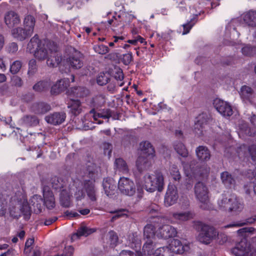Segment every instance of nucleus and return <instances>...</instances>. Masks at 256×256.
<instances>
[{"mask_svg":"<svg viewBox=\"0 0 256 256\" xmlns=\"http://www.w3.org/2000/svg\"><path fill=\"white\" fill-rule=\"evenodd\" d=\"M159 212L158 207L156 208H150L149 210V221L154 223L161 222L162 218L159 216Z\"/></svg>","mask_w":256,"mask_h":256,"instance_id":"obj_43","label":"nucleus"},{"mask_svg":"<svg viewBox=\"0 0 256 256\" xmlns=\"http://www.w3.org/2000/svg\"><path fill=\"white\" fill-rule=\"evenodd\" d=\"M174 147L180 156L184 158L188 157V152L184 144L180 142H176L174 143Z\"/></svg>","mask_w":256,"mask_h":256,"instance_id":"obj_45","label":"nucleus"},{"mask_svg":"<svg viewBox=\"0 0 256 256\" xmlns=\"http://www.w3.org/2000/svg\"><path fill=\"white\" fill-rule=\"evenodd\" d=\"M218 206L222 210L228 211L233 214H236L240 212L244 206L239 199L234 194H222V198L218 202Z\"/></svg>","mask_w":256,"mask_h":256,"instance_id":"obj_2","label":"nucleus"},{"mask_svg":"<svg viewBox=\"0 0 256 256\" xmlns=\"http://www.w3.org/2000/svg\"><path fill=\"white\" fill-rule=\"evenodd\" d=\"M114 166L116 170H118L123 174L127 173L128 171L126 162L122 158H116L114 162Z\"/></svg>","mask_w":256,"mask_h":256,"instance_id":"obj_42","label":"nucleus"},{"mask_svg":"<svg viewBox=\"0 0 256 256\" xmlns=\"http://www.w3.org/2000/svg\"><path fill=\"white\" fill-rule=\"evenodd\" d=\"M244 160L245 158H246L248 160H250V158L251 159L254 165V169H249L247 170L248 178H254V180L256 178V144H253L250 146L248 148V153L244 154Z\"/></svg>","mask_w":256,"mask_h":256,"instance_id":"obj_11","label":"nucleus"},{"mask_svg":"<svg viewBox=\"0 0 256 256\" xmlns=\"http://www.w3.org/2000/svg\"><path fill=\"white\" fill-rule=\"evenodd\" d=\"M32 34L25 28L16 27L12 30L13 37L20 41L30 38Z\"/></svg>","mask_w":256,"mask_h":256,"instance_id":"obj_19","label":"nucleus"},{"mask_svg":"<svg viewBox=\"0 0 256 256\" xmlns=\"http://www.w3.org/2000/svg\"><path fill=\"white\" fill-rule=\"evenodd\" d=\"M96 231V228H92L85 225L82 224L78 228L77 232L72 235V240H74L82 236H87L94 232Z\"/></svg>","mask_w":256,"mask_h":256,"instance_id":"obj_23","label":"nucleus"},{"mask_svg":"<svg viewBox=\"0 0 256 256\" xmlns=\"http://www.w3.org/2000/svg\"><path fill=\"white\" fill-rule=\"evenodd\" d=\"M60 199L61 204L63 206L67 208L70 206V198L66 190H62V192Z\"/></svg>","mask_w":256,"mask_h":256,"instance_id":"obj_56","label":"nucleus"},{"mask_svg":"<svg viewBox=\"0 0 256 256\" xmlns=\"http://www.w3.org/2000/svg\"><path fill=\"white\" fill-rule=\"evenodd\" d=\"M142 152L136 161V166L140 172L147 170L151 166L150 159L154 156L155 150L152 144L148 141L140 143Z\"/></svg>","mask_w":256,"mask_h":256,"instance_id":"obj_1","label":"nucleus"},{"mask_svg":"<svg viewBox=\"0 0 256 256\" xmlns=\"http://www.w3.org/2000/svg\"><path fill=\"white\" fill-rule=\"evenodd\" d=\"M102 148L104 155L108 156V158L111 156V152L112 150V144L110 142H104L102 144Z\"/></svg>","mask_w":256,"mask_h":256,"instance_id":"obj_62","label":"nucleus"},{"mask_svg":"<svg viewBox=\"0 0 256 256\" xmlns=\"http://www.w3.org/2000/svg\"><path fill=\"white\" fill-rule=\"evenodd\" d=\"M72 92L77 97L80 98L86 96L89 93L88 90L83 87L74 88Z\"/></svg>","mask_w":256,"mask_h":256,"instance_id":"obj_58","label":"nucleus"},{"mask_svg":"<svg viewBox=\"0 0 256 256\" xmlns=\"http://www.w3.org/2000/svg\"><path fill=\"white\" fill-rule=\"evenodd\" d=\"M100 168L95 164L89 162L87 164L86 175L89 178L88 181L90 180L95 182L100 174Z\"/></svg>","mask_w":256,"mask_h":256,"instance_id":"obj_20","label":"nucleus"},{"mask_svg":"<svg viewBox=\"0 0 256 256\" xmlns=\"http://www.w3.org/2000/svg\"><path fill=\"white\" fill-rule=\"evenodd\" d=\"M90 112L94 114L93 118L94 120L96 121L98 120V123L99 124H102V122L100 120H98V118H102L107 119L111 116V112L109 110H106V112H104L103 113H96L94 110L92 109L90 110Z\"/></svg>","mask_w":256,"mask_h":256,"instance_id":"obj_50","label":"nucleus"},{"mask_svg":"<svg viewBox=\"0 0 256 256\" xmlns=\"http://www.w3.org/2000/svg\"><path fill=\"white\" fill-rule=\"evenodd\" d=\"M68 86V82L66 80H61L52 86L50 92L52 94H58L64 91Z\"/></svg>","mask_w":256,"mask_h":256,"instance_id":"obj_28","label":"nucleus"},{"mask_svg":"<svg viewBox=\"0 0 256 256\" xmlns=\"http://www.w3.org/2000/svg\"><path fill=\"white\" fill-rule=\"evenodd\" d=\"M66 118L64 112H56L50 114L45 117V120L48 123L57 125L62 123Z\"/></svg>","mask_w":256,"mask_h":256,"instance_id":"obj_18","label":"nucleus"},{"mask_svg":"<svg viewBox=\"0 0 256 256\" xmlns=\"http://www.w3.org/2000/svg\"><path fill=\"white\" fill-rule=\"evenodd\" d=\"M196 153L198 159L202 162H207L210 158V152L206 146H198L196 150Z\"/></svg>","mask_w":256,"mask_h":256,"instance_id":"obj_24","label":"nucleus"},{"mask_svg":"<svg viewBox=\"0 0 256 256\" xmlns=\"http://www.w3.org/2000/svg\"><path fill=\"white\" fill-rule=\"evenodd\" d=\"M33 111L37 114H44L50 111V106L45 102H38L33 104L32 106Z\"/></svg>","mask_w":256,"mask_h":256,"instance_id":"obj_31","label":"nucleus"},{"mask_svg":"<svg viewBox=\"0 0 256 256\" xmlns=\"http://www.w3.org/2000/svg\"><path fill=\"white\" fill-rule=\"evenodd\" d=\"M209 117L206 112L200 114L195 119L194 130L198 136L203 134V129L208 124Z\"/></svg>","mask_w":256,"mask_h":256,"instance_id":"obj_14","label":"nucleus"},{"mask_svg":"<svg viewBox=\"0 0 256 256\" xmlns=\"http://www.w3.org/2000/svg\"><path fill=\"white\" fill-rule=\"evenodd\" d=\"M220 178L222 183L227 187H230L234 184L235 180L228 172H224L220 174Z\"/></svg>","mask_w":256,"mask_h":256,"instance_id":"obj_39","label":"nucleus"},{"mask_svg":"<svg viewBox=\"0 0 256 256\" xmlns=\"http://www.w3.org/2000/svg\"><path fill=\"white\" fill-rule=\"evenodd\" d=\"M35 50L34 56L40 61L47 60L52 51L55 50L58 48L56 44L54 42L48 40H44L41 44Z\"/></svg>","mask_w":256,"mask_h":256,"instance_id":"obj_5","label":"nucleus"},{"mask_svg":"<svg viewBox=\"0 0 256 256\" xmlns=\"http://www.w3.org/2000/svg\"><path fill=\"white\" fill-rule=\"evenodd\" d=\"M172 218L174 219L176 222L180 223L182 222L186 221L192 218V214L190 212H174L172 214Z\"/></svg>","mask_w":256,"mask_h":256,"instance_id":"obj_33","label":"nucleus"},{"mask_svg":"<svg viewBox=\"0 0 256 256\" xmlns=\"http://www.w3.org/2000/svg\"><path fill=\"white\" fill-rule=\"evenodd\" d=\"M198 227L200 228L198 239L201 243L209 244L216 238V230L214 227L203 224L202 222H198Z\"/></svg>","mask_w":256,"mask_h":256,"instance_id":"obj_6","label":"nucleus"},{"mask_svg":"<svg viewBox=\"0 0 256 256\" xmlns=\"http://www.w3.org/2000/svg\"><path fill=\"white\" fill-rule=\"evenodd\" d=\"M62 58L58 52V48L52 51L50 55L46 60L47 65L51 68L56 67L60 63Z\"/></svg>","mask_w":256,"mask_h":256,"instance_id":"obj_22","label":"nucleus"},{"mask_svg":"<svg viewBox=\"0 0 256 256\" xmlns=\"http://www.w3.org/2000/svg\"><path fill=\"white\" fill-rule=\"evenodd\" d=\"M113 78L117 81V84L122 86L124 85V74L122 68L114 66L113 68Z\"/></svg>","mask_w":256,"mask_h":256,"instance_id":"obj_40","label":"nucleus"},{"mask_svg":"<svg viewBox=\"0 0 256 256\" xmlns=\"http://www.w3.org/2000/svg\"><path fill=\"white\" fill-rule=\"evenodd\" d=\"M144 256H154V246L152 240H147L142 248Z\"/></svg>","mask_w":256,"mask_h":256,"instance_id":"obj_38","label":"nucleus"},{"mask_svg":"<svg viewBox=\"0 0 256 256\" xmlns=\"http://www.w3.org/2000/svg\"><path fill=\"white\" fill-rule=\"evenodd\" d=\"M68 108H70V112L75 116L78 115L82 111L81 102L78 100H71L68 104Z\"/></svg>","mask_w":256,"mask_h":256,"instance_id":"obj_34","label":"nucleus"},{"mask_svg":"<svg viewBox=\"0 0 256 256\" xmlns=\"http://www.w3.org/2000/svg\"><path fill=\"white\" fill-rule=\"evenodd\" d=\"M52 186L54 189H58L62 188V181L58 178L54 176L51 178Z\"/></svg>","mask_w":256,"mask_h":256,"instance_id":"obj_63","label":"nucleus"},{"mask_svg":"<svg viewBox=\"0 0 256 256\" xmlns=\"http://www.w3.org/2000/svg\"><path fill=\"white\" fill-rule=\"evenodd\" d=\"M159 212L158 207L156 208H150L149 210V221L154 223L161 222L162 218L159 216Z\"/></svg>","mask_w":256,"mask_h":256,"instance_id":"obj_44","label":"nucleus"},{"mask_svg":"<svg viewBox=\"0 0 256 256\" xmlns=\"http://www.w3.org/2000/svg\"><path fill=\"white\" fill-rule=\"evenodd\" d=\"M35 23V18L32 15H26L24 19L23 24L24 28L28 30L32 34L34 32Z\"/></svg>","mask_w":256,"mask_h":256,"instance_id":"obj_36","label":"nucleus"},{"mask_svg":"<svg viewBox=\"0 0 256 256\" xmlns=\"http://www.w3.org/2000/svg\"><path fill=\"white\" fill-rule=\"evenodd\" d=\"M144 187L148 192H152L156 190L162 192L164 189V178L159 170H156L152 174H146L144 177Z\"/></svg>","mask_w":256,"mask_h":256,"instance_id":"obj_3","label":"nucleus"},{"mask_svg":"<svg viewBox=\"0 0 256 256\" xmlns=\"http://www.w3.org/2000/svg\"><path fill=\"white\" fill-rule=\"evenodd\" d=\"M232 252L236 256H252L256 250L244 238L232 248Z\"/></svg>","mask_w":256,"mask_h":256,"instance_id":"obj_8","label":"nucleus"},{"mask_svg":"<svg viewBox=\"0 0 256 256\" xmlns=\"http://www.w3.org/2000/svg\"><path fill=\"white\" fill-rule=\"evenodd\" d=\"M133 58L132 52L121 54L118 52H113V60H116L118 63L122 62L124 65H128Z\"/></svg>","mask_w":256,"mask_h":256,"instance_id":"obj_25","label":"nucleus"},{"mask_svg":"<svg viewBox=\"0 0 256 256\" xmlns=\"http://www.w3.org/2000/svg\"><path fill=\"white\" fill-rule=\"evenodd\" d=\"M42 40H40L38 34H35L30 40L28 44L27 49L30 52L37 50Z\"/></svg>","mask_w":256,"mask_h":256,"instance_id":"obj_41","label":"nucleus"},{"mask_svg":"<svg viewBox=\"0 0 256 256\" xmlns=\"http://www.w3.org/2000/svg\"><path fill=\"white\" fill-rule=\"evenodd\" d=\"M213 104L218 112L222 116H230L232 114V106L228 102L216 98L214 100Z\"/></svg>","mask_w":256,"mask_h":256,"instance_id":"obj_13","label":"nucleus"},{"mask_svg":"<svg viewBox=\"0 0 256 256\" xmlns=\"http://www.w3.org/2000/svg\"><path fill=\"white\" fill-rule=\"evenodd\" d=\"M110 179L106 178L103 181V187L105 193L108 196H110L112 195V191L110 187Z\"/></svg>","mask_w":256,"mask_h":256,"instance_id":"obj_60","label":"nucleus"},{"mask_svg":"<svg viewBox=\"0 0 256 256\" xmlns=\"http://www.w3.org/2000/svg\"><path fill=\"white\" fill-rule=\"evenodd\" d=\"M36 71L37 66L36 60L34 59H32L29 62L28 74L29 76H34L36 73Z\"/></svg>","mask_w":256,"mask_h":256,"instance_id":"obj_59","label":"nucleus"},{"mask_svg":"<svg viewBox=\"0 0 256 256\" xmlns=\"http://www.w3.org/2000/svg\"><path fill=\"white\" fill-rule=\"evenodd\" d=\"M31 208L27 201H24L22 204L18 202L10 208V214L13 218H18L22 214L24 219L28 220L31 216Z\"/></svg>","mask_w":256,"mask_h":256,"instance_id":"obj_7","label":"nucleus"},{"mask_svg":"<svg viewBox=\"0 0 256 256\" xmlns=\"http://www.w3.org/2000/svg\"><path fill=\"white\" fill-rule=\"evenodd\" d=\"M198 19V15H195L193 16L192 18L190 20V21L188 22L186 24H184L182 25L184 30L182 32L183 34H188L190 30L192 29V26L194 25L195 23L196 22Z\"/></svg>","mask_w":256,"mask_h":256,"instance_id":"obj_53","label":"nucleus"},{"mask_svg":"<svg viewBox=\"0 0 256 256\" xmlns=\"http://www.w3.org/2000/svg\"><path fill=\"white\" fill-rule=\"evenodd\" d=\"M170 174L173 180L174 184L178 186L182 179L180 172L176 165H173L170 170Z\"/></svg>","mask_w":256,"mask_h":256,"instance_id":"obj_37","label":"nucleus"},{"mask_svg":"<svg viewBox=\"0 0 256 256\" xmlns=\"http://www.w3.org/2000/svg\"><path fill=\"white\" fill-rule=\"evenodd\" d=\"M4 22L9 28H12L20 22V18L18 14L14 11L6 12L4 16Z\"/></svg>","mask_w":256,"mask_h":256,"instance_id":"obj_17","label":"nucleus"},{"mask_svg":"<svg viewBox=\"0 0 256 256\" xmlns=\"http://www.w3.org/2000/svg\"><path fill=\"white\" fill-rule=\"evenodd\" d=\"M22 67V64L20 61L16 60L11 65L10 68V72L12 74H15L18 73Z\"/></svg>","mask_w":256,"mask_h":256,"instance_id":"obj_61","label":"nucleus"},{"mask_svg":"<svg viewBox=\"0 0 256 256\" xmlns=\"http://www.w3.org/2000/svg\"><path fill=\"white\" fill-rule=\"evenodd\" d=\"M118 256H143L142 252L140 251H136L134 252L130 250H123L118 254Z\"/></svg>","mask_w":256,"mask_h":256,"instance_id":"obj_64","label":"nucleus"},{"mask_svg":"<svg viewBox=\"0 0 256 256\" xmlns=\"http://www.w3.org/2000/svg\"><path fill=\"white\" fill-rule=\"evenodd\" d=\"M129 211L126 208H120L113 210V220L120 218H127L128 216Z\"/></svg>","mask_w":256,"mask_h":256,"instance_id":"obj_52","label":"nucleus"},{"mask_svg":"<svg viewBox=\"0 0 256 256\" xmlns=\"http://www.w3.org/2000/svg\"><path fill=\"white\" fill-rule=\"evenodd\" d=\"M196 162L195 160H191L190 164H189L182 160V164L186 176L189 178L207 177L210 172V168L206 165L200 168H197V166L194 168L192 164H194Z\"/></svg>","mask_w":256,"mask_h":256,"instance_id":"obj_4","label":"nucleus"},{"mask_svg":"<svg viewBox=\"0 0 256 256\" xmlns=\"http://www.w3.org/2000/svg\"><path fill=\"white\" fill-rule=\"evenodd\" d=\"M255 222H256V215L252 217L248 218L245 220H244L243 222H238L237 223L233 224H228L226 226H225L224 227L225 228H230L233 226L239 227L243 226L244 225L252 224L254 223Z\"/></svg>","mask_w":256,"mask_h":256,"instance_id":"obj_49","label":"nucleus"},{"mask_svg":"<svg viewBox=\"0 0 256 256\" xmlns=\"http://www.w3.org/2000/svg\"><path fill=\"white\" fill-rule=\"evenodd\" d=\"M86 192L88 196L92 201H95L96 200V190L92 182L86 184Z\"/></svg>","mask_w":256,"mask_h":256,"instance_id":"obj_51","label":"nucleus"},{"mask_svg":"<svg viewBox=\"0 0 256 256\" xmlns=\"http://www.w3.org/2000/svg\"><path fill=\"white\" fill-rule=\"evenodd\" d=\"M30 204L33 206L34 210L36 213L42 212L44 200L40 196L34 195L30 200Z\"/></svg>","mask_w":256,"mask_h":256,"instance_id":"obj_32","label":"nucleus"},{"mask_svg":"<svg viewBox=\"0 0 256 256\" xmlns=\"http://www.w3.org/2000/svg\"><path fill=\"white\" fill-rule=\"evenodd\" d=\"M83 60L82 54L80 52L76 51L67 58L66 62L71 68L77 70L83 66Z\"/></svg>","mask_w":256,"mask_h":256,"instance_id":"obj_15","label":"nucleus"},{"mask_svg":"<svg viewBox=\"0 0 256 256\" xmlns=\"http://www.w3.org/2000/svg\"><path fill=\"white\" fill-rule=\"evenodd\" d=\"M22 120L23 124L29 126H36L39 123L38 118L34 115H26L22 118Z\"/></svg>","mask_w":256,"mask_h":256,"instance_id":"obj_47","label":"nucleus"},{"mask_svg":"<svg viewBox=\"0 0 256 256\" xmlns=\"http://www.w3.org/2000/svg\"><path fill=\"white\" fill-rule=\"evenodd\" d=\"M194 192L196 198L202 204L200 206L202 209L207 208V204L208 199V189L206 185L202 182H197L194 186Z\"/></svg>","mask_w":256,"mask_h":256,"instance_id":"obj_10","label":"nucleus"},{"mask_svg":"<svg viewBox=\"0 0 256 256\" xmlns=\"http://www.w3.org/2000/svg\"><path fill=\"white\" fill-rule=\"evenodd\" d=\"M44 198V204L48 208L52 209L55 206V200L54 194L48 187H44L43 190Z\"/></svg>","mask_w":256,"mask_h":256,"instance_id":"obj_21","label":"nucleus"},{"mask_svg":"<svg viewBox=\"0 0 256 256\" xmlns=\"http://www.w3.org/2000/svg\"><path fill=\"white\" fill-rule=\"evenodd\" d=\"M242 52L244 56H253L256 54V46L250 45L246 46L242 48Z\"/></svg>","mask_w":256,"mask_h":256,"instance_id":"obj_55","label":"nucleus"},{"mask_svg":"<svg viewBox=\"0 0 256 256\" xmlns=\"http://www.w3.org/2000/svg\"><path fill=\"white\" fill-rule=\"evenodd\" d=\"M172 251L166 247H161L155 250L154 256H172Z\"/></svg>","mask_w":256,"mask_h":256,"instance_id":"obj_57","label":"nucleus"},{"mask_svg":"<svg viewBox=\"0 0 256 256\" xmlns=\"http://www.w3.org/2000/svg\"><path fill=\"white\" fill-rule=\"evenodd\" d=\"M242 18L244 22L249 26H256V11L250 10L244 13Z\"/></svg>","mask_w":256,"mask_h":256,"instance_id":"obj_27","label":"nucleus"},{"mask_svg":"<svg viewBox=\"0 0 256 256\" xmlns=\"http://www.w3.org/2000/svg\"><path fill=\"white\" fill-rule=\"evenodd\" d=\"M51 83L48 80H42L38 82L33 86V90L36 92H42L48 90Z\"/></svg>","mask_w":256,"mask_h":256,"instance_id":"obj_35","label":"nucleus"},{"mask_svg":"<svg viewBox=\"0 0 256 256\" xmlns=\"http://www.w3.org/2000/svg\"><path fill=\"white\" fill-rule=\"evenodd\" d=\"M177 230L174 226L169 224H164L158 229V235L164 239L175 237Z\"/></svg>","mask_w":256,"mask_h":256,"instance_id":"obj_16","label":"nucleus"},{"mask_svg":"<svg viewBox=\"0 0 256 256\" xmlns=\"http://www.w3.org/2000/svg\"><path fill=\"white\" fill-rule=\"evenodd\" d=\"M170 250L173 253L182 254L185 251V247L182 244L181 242L177 239H174L170 244Z\"/></svg>","mask_w":256,"mask_h":256,"instance_id":"obj_29","label":"nucleus"},{"mask_svg":"<svg viewBox=\"0 0 256 256\" xmlns=\"http://www.w3.org/2000/svg\"><path fill=\"white\" fill-rule=\"evenodd\" d=\"M240 94L244 101L251 102L254 98V92L252 88L247 86H243L240 88Z\"/></svg>","mask_w":256,"mask_h":256,"instance_id":"obj_26","label":"nucleus"},{"mask_svg":"<svg viewBox=\"0 0 256 256\" xmlns=\"http://www.w3.org/2000/svg\"><path fill=\"white\" fill-rule=\"evenodd\" d=\"M170 250L173 253L182 254L185 251V247L182 244L181 242L177 239H174L170 244Z\"/></svg>","mask_w":256,"mask_h":256,"instance_id":"obj_30","label":"nucleus"},{"mask_svg":"<svg viewBox=\"0 0 256 256\" xmlns=\"http://www.w3.org/2000/svg\"><path fill=\"white\" fill-rule=\"evenodd\" d=\"M110 80V74L108 72H101L97 78V82L100 86L106 84Z\"/></svg>","mask_w":256,"mask_h":256,"instance_id":"obj_54","label":"nucleus"},{"mask_svg":"<svg viewBox=\"0 0 256 256\" xmlns=\"http://www.w3.org/2000/svg\"><path fill=\"white\" fill-rule=\"evenodd\" d=\"M156 226L152 224H147L144 228V238L151 240L154 236Z\"/></svg>","mask_w":256,"mask_h":256,"instance_id":"obj_46","label":"nucleus"},{"mask_svg":"<svg viewBox=\"0 0 256 256\" xmlns=\"http://www.w3.org/2000/svg\"><path fill=\"white\" fill-rule=\"evenodd\" d=\"M178 186L175 184H168L165 194L164 204L166 206H171L177 202L178 198Z\"/></svg>","mask_w":256,"mask_h":256,"instance_id":"obj_12","label":"nucleus"},{"mask_svg":"<svg viewBox=\"0 0 256 256\" xmlns=\"http://www.w3.org/2000/svg\"><path fill=\"white\" fill-rule=\"evenodd\" d=\"M240 130L242 133L250 136H254L256 134V128L250 127L246 123H243L241 124Z\"/></svg>","mask_w":256,"mask_h":256,"instance_id":"obj_48","label":"nucleus"},{"mask_svg":"<svg viewBox=\"0 0 256 256\" xmlns=\"http://www.w3.org/2000/svg\"><path fill=\"white\" fill-rule=\"evenodd\" d=\"M118 188L122 194L129 196H133L136 192L134 182L125 177L120 178L118 182Z\"/></svg>","mask_w":256,"mask_h":256,"instance_id":"obj_9","label":"nucleus"}]
</instances>
